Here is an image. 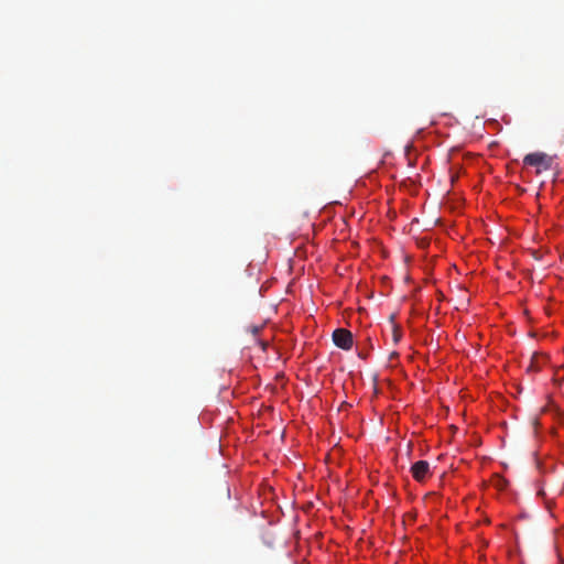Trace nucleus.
<instances>
[{"mask_svg":"<svg viewBox=\"0 0 564 564\" xmlns=\"http://www.w3.org/2000/svg\"><path fill=\"white\" fill-rule=\"evenodd\" d=\"M523 164L536 167V173H540L551 169L553 158L544 152L529 153L524 156Z\"/></svg>","mask_w":564,"mask_h":564,"instance_id":"1","label":"nucleus"},{"mask_svg":"<svg viewBox=\"0 0 564 564\" xmlns=\"http://www.w3.org/2000/svg\"><path fill=\"white\" fill-rule=\"evenodd\" d=\"M334 344L344 350H349L352 347V334L345 328H337L333 333Z\"/></svg>","mask_w":564,"mask_h":564,"instance_id":"2","label":"nucleus"},{"mask_svg":"<svg viewBox=\"0 0 564 564\" xmlns=\"http://www.w3.org/2000/svg\"><path fill=\"white\" fill-rule=\"evenodd\" d=\"M411 473L416 481H424L430 475V464L426 460H417L412 465Z\"/></svg>","mask_w":564,"mask_h":564,"instance_id":"3","label":"nucleus"},{"mask_svg":"<svg viewBox=\"0 0 564 564\" xmlns=\"http://www.w3.org/2000/svg\"><path fill=\"white\" fill-rule=\"evenodd\" d=\"M401 338V332L399 328L394 327L393 329V340L394 343H398Z\"/></svg>","mask_w":564,"mask_h":564,"instance_id":"4","label":"nucleus"}]
</instances>
